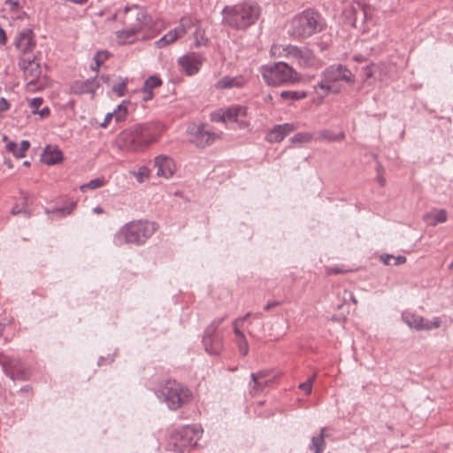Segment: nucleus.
I'll list each match as a JSON object with an SVG mask.
<instances>
[{"label":"nucleus","mask_w":453,"mask_h":453,"mask_svg":"<svg viewBox=\"0 0 453 453\" xmlns=\"http://www.w3.org/2000/svg\"><path fill=\"white\" fill-rule=\"evenodd\" d=\"M307 96V93L305 91H282L280 93V97L284 100H302Z\"/></svg>","instance_id":"nucleus-33"},{"label":"nucleus","mask_w":453,"mask_h":453,"mask_svg":"<svg viewBox=\"0 0 453 453\" xmlns=\"http://www.w3.org/2000/svg\"><path fill=\"white\" fill-rule=\"evenodd\" d=\"M154 165L157 168V175L166 179L172 177L176 171L173 160L167 156L161 155L157 157L154 160Z\"/></svg>","instance_id":"nucleus-18"},{"label":"nucleus","mask_w":453,"mask_h":453,"mask_svg":"<svg viewBox=\"0 0 453 453\" xmlns=\"http://www.w3.org/2000/svg\"><path fill=\"white\" fill-rule=\"evenodd\" d=\"M349 271L350 270L346 269L343 266L336 265V266H333V267H327L326 270V273L327 275H332V274L345 273Z\"/></svg>","instance_id":"nucleus-43"},{"label":"nucleus","mask_w":453,"mask_h":453,"mask_svg":"<svg viewBox=\"0 0 453 453\" xmlns=\"http://www.w3.org/2000/svg\"><path fill=\"white\" fill-rule=\"evenodd\" d=\"M312 134L310 133H298L291 138L293 143L303 144L312 141Z\"/></svg>","instance_id":"nucleus-37"},{"label":"nucleus","mask_w":453,"mask_h":453,"mask_svg":"<svg viewBox=\"0 0 453 453\" xmlns=\"http://www.w3.org/2000/svg\"><path fill=\"white\" fill-rule=\"evenodd\" d=\"M296 47L288 45L283 46L280 44H273L271 47L270 53L274 58H282V57H293L292 50H296Z\"/></svg>","instance_id":"nucleus-28"},{"label":"nucleus","mask_w":453,"mask_h":453,"mask_svg":"<svg viewBox=\"0 0 453 453\" xmlns=\"http://www.w3.org/2000/svg\"><path fill=\"white\" fill-rule=\"evenodd\" d=\"M11 212H12V215H18V214H19V213H21V212H22V209H21V208H19L18 205H15V206H13V208L12 209V211H11Z\"/></svg>","instance_id":"nucleus-53"},{"label":"nucleus","mask_w":453,"mask_h":453,"mask_svg":"<svg viewBox=\"0 0 453 453\" xmlns=\"http://www.w3.org/2000/svg\"><path fill=\"white\" fill-rule=\"evenodd\" d=\"M249 314H247L244 318L237 319L233 323L235 342L238 346L239 351L242 356H246L248 354L249 343L243 333L240 330V327L242 326L243 322L246 320Z\"/></svg>","instance_id":"nucleus-20"},{"label":"nucleus","mask_w":453,"mask_h":453,"mask_svg":"<svg viewBox=\"0 0 453 453\" xmlns=\"http://www.w3.org/2000/svg\"><path fill=\"white\" fill-rule=\"evenodd\" d=\"M393 261H394V263H392V265H402L406 262V257L404 256L400 255L397 257H394Z\"/></svg>","instance_id":"nucleus-49"},{"label":"nucleus","mask_w":453,"mask_h":453,"mask_svg":"<svg viewBox=\"0 0 453 453\" xmlns=\"http://www.w3.org/2000/svg\"><path fill=\"white\" fill-rule=\"evenodd\" d=\"M430 217H432V215H431V214H427V215H426V216H425V218H426V219H428Z\"/></svg>","instance_id":"nucleus-60"},{"label":"nucleus","mask_w":453,"mask_h":453,"mask_svg":"<svg viewBox=\"0 0 453 453\" xmlns=\"http://www.w3.org/2000/svg\"><path fill=\"white\" fill-rule=\"evenodd\" d=\"M315 378H316V375L315 374L312 375L305 382L301 383L299 385V388L303 390L306 395H310L312 390V384H313V381L315 380Z\"/></svg>","instance_id":"nucleus-41"},{"label":"nucleus","mask_w":453,"mask_h":453,"mask_svg":"<svg viewBox=\"0 0 453 453\" xmlns=\"http://www.w3.org/2000/svg\"><path fill=\"white\" fill-rule=\"evenodd\" d=\"M380 260L387 265H392V260L394 259V256L388 254H383L380 256Z\"/></svg>","instance_id":"nucleus-47"},{"label":"nucleus","mask_w":453,"mask_h":453,"mask_svg":"<svg viewBox=\"0 0 453 453\" xmlns=\"http://www.w3.org/2000/svg\"><path fill=\"white\" fill-rule=\"evenodd\" d=\"M10 108V104L4 97L0 98V112L6 111Z\"/></svg>","instance_id":"nucleus-48"},{"label":"nucleus","mask_w":453,"mask_h":453,"mask_svg":"<svg viewBox=\"0 0 453 453\" xmlns=\"http://www.w3.org/2000/svg\"><path fill=\"white\" fill-rule=\"evenodd\" d=\"M139 35H141L139 33L127 27H125L121 31L116 32V38L119 44L134 43L137 41Z\"/></svg>","instance_id":"nucleus-27"},{"label":"nucleus","mask_w":453,"mask_h":453,"mask_svg":"<svg viewBox=\"0 0 453 453\" xmlns=\"http://www.w3.org/2000/svg\"><path fill=\"white\" fill-rule=\"evenodd\" d=\"M292 52L293 58H296L300 66L307 68L317 65V59L311 50L307 49L300 50L296 47V50H292Z\"/></svg>","instance_id":"nucleus-22"},{"label":"nucleus","mask_w":453,"mask_h":453,"mask_svg":"<svg viewBox=\"0 0 453 453\" xmlns=\"http://www.w3.org/2000/svg\"><path fill=\"white\" fill-rule=\"evenodd\" d=\"M193 27V20L189 17H183L180 20L179 27L169 31L166 35L157 40L155 44L157 48H164L165 46L174 43L178 39L181 38L186 33Z\"/></svg>","instance_id":"nucleus-11"},{"label":"nucleus","mask_w":453,"mask_h":453,"mask_svg":"<svg viewBox=\"0 0 453 453\" xmlns=\"http://www.w3.org/2000/svg\"><path fill=\"white\" fill-rule=\"evenodd\" d=\"M251 377L256 388L258 389L264 388L268 383V380H265L268 377V372L265 371L259 372L257 373H252Z\"/></svg>","instance_id":"nucleus-34"},{"label":"nucleus","mask_w":453,"mask_h":453,"mask_svg":"<svg viewBox=\"0 0 453 453\" xmlns=\"http://www.w3.org/2000/svg\"><path fill=\"white\" fill-rule=\"evenodd\" d=\"M434 221L430 222L431 225L435 226L438 223H444L447 220V211L443 209L436 211L434 215Z\"/></svg>","instance_id":"nucleus-39"},{"label":"nucleus","mask_w":453,"mask_h":453,"mask_svg":"<svg viewBox=\"0 0 453 453\" xmlns=\"http://www.w3.org/2000/svg\"><path fill=\"white\" fill-rule=\"evenodd\" d=\"M129 104L128 101H123L114 111L113 115L116 122L123 121L127 119Z\"/></svg>","instance_id":"nucleus-31"},{"label":"nucleus","mask_w":453,"mask_h":453,"mask_svg":"<svg viewBox=\"0 0 453 453\" xmlns=\"http://www.w3.org/2000/svg\"><path fill=\"white\" fill-rule=\"evenodd\" d=\"M107 184V180L104 177L96 178L80 187L81 191L85 192L87 189H96Z\"/></svg>","instance_id":"nucleus-32"},{"label":"nucleus","mask_w":453,"mask_h":453,"mask_svg":"<svg viewBox=\"0 0 453 453\" xmlns=\"http://www.w3.org/2000/svg\"><path fill=\"white\" fill-rule=\"evenodd\" d=\"M353 81V74L349 70L342 65H333L326 70L324 79L318 87H315V89L319 88L324 90L322 96L329 93L337 94L342 88V82L351 84Z\"/></svg>","instance_id":"nucleus-7"},{"label":"nucleus","mask_w":453,"mask_h":453,"mask_svg":"<svg viewBox=\"0 0 453 453\" xmlns=\"http://www.w3.org/2000/svg\"><path fill=\"white\" fill-rule=\"evenodd\" d=\"M0 365L12 380H27L31 377L30 367L19 359L9 358L0 353Z\"/></svg>","instance_id":"nucleus-9"},{"label":"nucleus","mask_w":453,"mask_h":453,"mask_svg":"<svg viewBox=\"0 0 453 453\" xmlns=\"http://www.w3.org/2000/svg\"><path fill=\"white\" fill-rule=\"evenodd\" d=\"M265 82L269 86H282L295 84L301 81V75L290 65L284 62L263 65L260 68Z\"/></svg>","instance_id":"nucleus-4"},{"label":"nucleus","mask_w":453,"mask_h":453,"mask_svg":"<svg viewBox=\"0 0 453 453\" xmlns=\"http://www.w3.org/2000/svg\"><path fill=\"white\" fill-rule=\"evenodd\" d=\"M188 132L191 134L190 141L198 147L210 145L217 138V135L206 129L204 126L192 125L188 127Z\"/></svg>","instance_id":"nucleus-15"},{"label":"nucleus","mask_w":453,"mask_h":453,"mask_svg":"<svg viewBox=\"0 0 453 453\" xmlns=\"http://www.w3.org/2000/svg\"><path fill=\"white\" fill-rule=\"evenodd\" d=\"M295 129L296 127L293 124L285 123L282 125H277L267 134L266 139L269 142H280L288 134L294 132Z\"/></svg>","instance_id":"nucleus-21"},{"label":"nucleus","mask_w":453,"mask_h":453,"mask_svg":"<svg viewBox=\"0 0 453 453\" xmlns=\"http://www.w3.org/2000/svg\"><path fill=\"white\" fill-rule=\"evenodd\" d=\"M2 140L4 142H5V150L17 158L25 157L27 151L30 148V142L27 140H24L19 144H17L13 141H11L5 134L3 135Z\"/></svg>","instance_id":"nucleus-19"},{"label":"nucleus","mask_w":453,"mask_h":453,"mask_svg":"<svg viewBox=\"0 0 453 453\" xmlns=\"http://www.w3.org/2000/svg\"><path fill=\"white\" fill-rule=\"evenodd\" d=\"M449 268L453 269V261L449 264Z\"/></svg>","instance_id":"nucleus-59"},{"label":"nucleus","mask_w":453,"mask_h":453,"mask_svg":"<svg viewBox=\"0 0 453 453\" xmlns=\"http://www.w3.org/2000/svg\"><path fill=\"white\" fill-rule=\"evenodd\" d=\"M325 436L326 428H322L319 435L312 437L311 450H312L313 453H322L324 451L326 448Z\"/></svg>","instance_id":"nucleus-29"},{"label":"nucleus","mask_w":453,"mask_h":453,"mask_svg":"<svg viewBox=\"0 0 453 453\" xmlns=\"http://www.w3.org/2000/svg\"><path fill=\"white\" fill-rule=\"evenodd\" d=\"M14 44L16 48L21 52V56H28L34 54L33 50L35 47L36 42L33 36V32L30 29H24L17 36Z\"/></svg>","instance_id":"nucleus-17"},{"label":"nucleus","mask_w":453,"mask_h":453,"mask_svg":"<svg viewBox=\"0 0 453 453\" xmlns=\"http://www.w3.org/2000/svg\"><path fill=\"white\" fill-rule=\"evenodd\" d=\"M403 321L411 328L416 330H431L438 328L441 326L440 318H434L433 320L425 319L422 316L416 315L411 312L403 314Z\"/></svg>","instance_id":"nucleus-14"},{"label":"nucleus","mask_w":453,"mask_h":453,"mask_svg":"<svg viewBox=\"0 0 453 453\" xmlns=\"http://www.w3.org/2000/svg\"><path fill=\"white\" fill-rule=\"evenodd\" d=\"M372 71L370 70L369 76H370V77H372Z\"/></svg>","instance_id":"nucleus-61"},{"label":"nucleus","mask_w":453,"mask_h":453,"mask_svg":"<svg viewBox=\"0 0 453 453\" xmlns=\"http://www.w3.org/2000/svg\"><path fill=\"white\" fill-rule=\"evenodd\" d=\"M157 230L154 222L147 220H134L126 224L118 232L116 242L119 245L123 243L141 244L143 243Z\"/></svg>","instance_id":"nucleus-3"},{"label":"nucleus","mask_w":453,"mask_h":453,"mask_svg":"<svg viewBox=\"0 0 453 453\" xmlns=\"http://www.w3.org/2000/svg\"><path fill=\"white\" fill-rule=\"evenodd\" d=\"M27 101L29 106L32 108V113L36 114L37 112H39V108L42 104L43 99L42 97H36L28 99Z\"/></svg>","instance_id":"nucleus-40"},{"label":"nucleus","mask_w":453,"mask_h":453,"mask_svg":"<svg viewBox=\"0 0 453 453\" xmlns=\"http://www.w3.org/2000/svg\"><path fill=\"white\" fill-rule=\"evenodd\" d=\"M123 24L142 35L143 39H148L153 37L150 33L155 30L157 21H154L144 9L132 5L125 8Z\"/></svg>","instance_id":"nucleus-6"},{"label":"nucleus","mask_w":453,"mask_h":453,"mask_svg":"<svg viewBox=\"0 0 453 453\" xmlns=\"http://www.w3.org/2000/svg\"><path fill=\"white\" fill-rule=\"evenodd\" d=\"M4 163L8 165L9 168H12V164L10 160H5Z\"/></svg>","instance_id":"nucleus-57"},{"label":"nucleus","mask_w":453,"mask_h":453,"mask_svg":"<svg viewBox=\"0 0 453 453\" xmlns=\"http://www.w3.org/2000/svg\"><path fill=\"white\" fill-rule=\"evenodd\" d=\"M245 80L242 77L225 76L219 80L214 87L217 89H228L233 88H242L245 84Z\"/></svg>","instance_id":"nucleus-26"},{"label":"nucleus","mask_w":453,"mask_h":453,"mask_svg":"<svg viewBox=\"0 0 453 453\" xmlns=\"http://www.w3.org/2000/svg\"><path fill=\"white\" fill-rule=\"evenodd\" d=\"M23 165L27 167L30 166V162L29 161H24L23 162Z\"/></svg>","instance_id":"nucleus-58"},{"label":"nucleus","mask_w":453,"mask_h":453,"mask_svg":"<svg viewBox=\"0 0 453 453\" xmlns=\"http://www.w3.org/2000/svg\"><path fill=\"white\" fill-rule=\"evenodd\" d=\"M127 79H118L115 83L112 85V91L116 94L117 96H123L127 92Z\"/></svg>","instance_id":"nucleus-35"},{"label":"nucleus","mask_w":453,"mask_h":453,"mask_svg":"<svg viewBox=\"0 0 453 453\" xmlns=\"http://www.w3.org/2000/svg\"><path fill=\"white\" fill-rule=\"evenodd\" d=\"M376 172L377 175L375 177V180L380 184V187H384L386 184V180L383 176L384 168L380 165V163H377Z\"/></svg>","instance_id":"nucleus-42"},{"label":"nucleus","mask_w":453,"mask_h":453,"mask_svg":"<svg viewBox=\"0 0 453 453\" xmlns=\"http://www.w3.org/2000/svg\"><path fill=\"white\" fill-rule=\"evenodd\" d=\"M50 113V109L48 107H45V108L42 109L41 111H39V112H37L36 114L40 115V117L42 119H44V118L49 117Z\"/></svg>","instance_id":"nucleus-50"},{"label":"nucleus","mask_w":453,"mask_h":453,"mask_svg":"<svg viewBox=\"0 0 453 453\" xmlns=\"http://www.w3.org/2000/svg\"><path fill=\"white\" fill-rule=\"evenodd\" d=\"M195 37H196V46H199L201 42H199L198 37H201L203 39L202 31L196 30L195 33Z\"/></svg>","instance_id":"nucleus-52"},{"label":"nucleus","mask_w":453,"mask_h":453,"mask_svg":"<svg viewBox=\"0 0 453 453\" xmlns=\"http://www.w3.org/2000/svg\"><path fill=\"white\" fill-rule=\"evenodd\" d=\"M344 138V134L342 133L336 136H334V137H327L328 140L330 141H341Z\"/></svg>","instance_id":"nucleus-54"},{"label":"nucleus","mask_w":453,"mask_h":453,"mask_svg":"<svg viewBox=\"0 0 453 453\" xmlns=\"http://www.w3.org/2000/svg\"><path fill=\"white\" fill-rule=\"evenodd\" d=\"M113 118H114L113 112L107 113L104 119V122H102L100 126L104 128H106Z\"/></svg>","instance_id":"nucleus-46"},{"label":"nucleus","mask_w":453,"mask_h":453,"mask_svg":"<svg viewBox=\"0 0 453 453\" xmlns=\"http://www.w3.org/2000/svg\"><path fill=\"white\" fill-rule=\"evenodd\" d=\"M99 87L96 80L78 81L72 85V91L74 94H94Z\"/></svg>","instance_id":"nucleus-24"},{"label":"nucleus","mask_w":453,"mask_h":453,"mask_svg":"<svg viewBox=\"0 0 453 453\" xmlns=\"http://www.w3.org/2000/svg\"><path fill=\"white\" fill-rule=\"evenodd\" d=\"M259 14V7L253 4L226 6L223 10V23L234 29H246L257 20Z\"/></svg>","instance_id":"nucleus-2"},{"label":"nucleus","mask_w":453,"mask_h":453,"mask_svg":"<svg viewBox=\"0 0 453 453\" xmlns=\"http://www.w3.org/2000/svg\"><path fill=\"white\" fill-rule=\"evenodd\" d=\"M246 107L242 105H234L225 110H219L213 113L212 119L215 121H238L240 118L246 116Z\"/></svg>","instance_id":"nucleus-16"},{"label":"nucleus","mask_w":453,"mask_h":453,"mask_svg":"<svg viewBox=\"0 0 453 453\" xmlns=\"http://www.w3.org/2000/svg\"><path fill=\"white\" fill-rule=\"evenodd\" d=\"M324 21L321 16L313 11L306 10L292 19L289 33L297 38H307L322 31Z\"/></svg>","instance_id":"nucleus-5"},{"label":"nucleus","mask_w":453,"mask_h":453,"mask_svg":"<svg viewBox=\"0 0 453 453\" xmlns=\"http://www.w3.org/2000/svg\"><path fill=\"white\" fill-rule=\"evenodd\" d=\"M203 344L206 351L210 354H219L223 348L221 342L211 336L204 337Z\"/></svg>","instance_id":"nucleus-30"},{"label":"nucleus","mask_w":453,"mask_h":453,"mask_svg":"<svg viewBox=\"0 0 453 453\" xmlns=\"http://www.w3.org/2000/svg\"><path fill=\"white\" fill-rule=\"evenodd\" d=\"M158 136L154 134L150 125H134L119 134L116 145L130 152L145 150L150 144L156 142Z\"/></svg>","instance_id":"nucleus-1"},{"label":"nucleus","mask_w":453,"mask_h":453,"mask_svg":"<svg viewBox=\"0 0 453 453\" xmlns=\"http://www.w3.org/2000/svg\"><path fill=\"white\" fill-rule=\"evenodd\" d=\"M203 61L204 59L202 56L192 52L179 58L177 63L181 73L188 76H192L200 71Z\"/></svg>","instance_id":"nucleus-12"},{"label":"nucleus","mask_w":453,"mask_h":453,"mask_svg":"<svg viewBox=\"0 0 453 453\" xmlns=\"http://www.w3.org/2000/svg\"><path fill=\"white\" fill-rule=\"evenodd\" d=\"M109 58V53L107 51H98L96 53L94 57L95 66H91L92 70L96 71L100 67L102 64H104Z\"/></svg>","instance_id":"nucleus-38"},{"label":"nucleus","mask_w":453,"mask_h":453,"mask_svg":"<svg viewBox=\"0 0 453 453\" xmlns=\"http://www.w3.org/2000/svg\"><path fill=\"white\" fill-rule=\"evenodd\" d=\"M7 38L4 30L0 27V44L4 45L6 43Z\"/></svg>","instance_id":"nucleus-51"},{"label":"nucleus","mask_w":453,"mask_h":453,"mask_svg":"<svg viewBox=\"0 0 453 453\" xmlns=\"http://www.w3.org/2000/svg\"><path fill=\"white\" fill-rule=\"evenodd\" d=\"M199 437V431L193 426H185L180 431L174 433L172 437V444L176 451L184 450L196 445Z\"/></svg>","instance_id":"nucleus-10"},{"label":"nucleus","mask_w":453,"mask_h":453,"mask_svg":"<svg viewBox=\"0 0 453 453\" xmlns=\"http://www.w3.org/2000/svg\"><path fill=\"white\" fill-rule=\"evenodd\" d=\"M76 207V203H71L66 208H61L58 210V212L71 214Z\"/></svg>","instance_id":"nucleus-44"},{"label":"nucleus","mask_w":453,"mask_h":453,"mask_svg":"<svg viewBox=\"0 0 453 453\" xmlns=\"http://www.w3.org/2000/svg\"><path fill=\"white\" fill-rule=\"evenodd\" d=\"M42 161L48 165L59 164L63 161V153L58 147L48 145L42 155Z\"/></svg>","instance_id":"nucleus-23"},{"label":"nucleus","mask_w":453,"mask_h":453,"mask_svg":"<svg viewBox=\"0 0 453 453\" xmlns=\"http://www.w3.org/2000/svg\"><path fill=\"white\" fill-rule=\"evenodd\" d=\"M5 4L10 6L11 11H18L19 8V2L15 0H5Z\"/></svg>","instance_id":"nucleus-45"},{"label":"nucleus","mask_w":453,"mask_h":453,"mask_svg":"<svg viewBox=\"0 0 453 453\" xmlns=\"http://www.w3.org/2000/svg\"><path fill=\"white\" fill-rule=\"evenodd\" d=\"M162 394L168 407L173 410L189 403L193 399L191 390L176 381H168L163 388Z\"/></svg>","instance_id":"nucleus-8"},{"label":"nucleus","mask_w":453,"mask_h":453,"mask_svg":"<svg viewBox=\"0 0 453 453\" xmlns=\"http://www.w3.org/2000/svg\"><path fill=\"white\" fill-rule=\"evenodd\" d=\"M163 81L157 75L150 76L144 82L142 93L144 94L143 100L145 102L153 98V89L161 87Z\"/></svg>","instance_id":"nucleus-25"},{"label":"nucleus","mask_w":453,"mask_h":453,"mask_svg":"<svg viewBox=\"0 0 453 453\" xmlns=\"http://www.w3.org/2000/svg\"><path fill=\"white\" fill-rule=\"evenodd\" d=\"M275 305H278V303H268L265 307L266 310L270 309L271 307H273Z\"/></svg>","instance_id":"nucleus-56"},{"label":"nucleus","mask_w":453,"mask_h":453,"mask_svg":"<svg viewBox=\"0 0 453 453\" xmlns=\"http://www.w3.org/2000/svg\"><path fill=\"white\" fill-rule=\"evenodd\" d=\"M93 211L96 213V214H102L104 212V209L100 206H97L96 208H94Z\"/></svg>","instance_id":"nucleus-55"},{"label":"nucleus","mask_w":453,"mask_h":453,"mask_svg":"<svg viewBox=\"0 0 453 453\" xmlns=\"http://www.w3.org/2000/svg\"><path fill=\"white\" fill-rule=\"evenodd\" d=\"M150 171L147 166H141L137 171L131 172L139 183H142L150 176Z\"/></svg>","instance_id":"nucleus-36"},{"label":"nucleus","mask_w":453,"mask_h":453,"mask_svg":"<svg viewBox=\"0 0 453 453\" xmlns=\"http://www.w3.org/2000/svg\"><path fill=\"white\" fill-rule=\"evenodd\" d=\"M19 67L24 72L27 79H30V81L27 84V88L30 90L34 89L35 80L39 76L40 65L34 54H29L28 56H21L19 61Z\"/></svg>","instance_id":"nucleus-13"}]
</instances>
